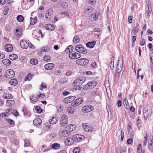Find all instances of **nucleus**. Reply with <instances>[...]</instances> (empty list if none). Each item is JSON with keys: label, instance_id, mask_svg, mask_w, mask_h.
Here are the masks:
<instances>
[{"label": "nucleus", "instance_id": "nucleus-18", "mask_svg": "<svg viewBox=\"0 0 153 153\" xmlns=\"http://www.w3.org/2000/svg\"><path fill=\"white\" fill-rule=\"evenodd\" d=\"M60 135L62 137H67L70 134V132H69L66 130H64L62 131H61L59 133Z\"/></svg>", "mask_w": 153, "mask_h": 153}, {"label": "nucleus", "instance_id": "nucleus-30", "mask_svg": "<svg viewBox=\"0 0 153 153\" xmlns=\"http://www.w3.org/2000/svg\"><path fill=\"white\" fill-rule=\"evenodd\" d=\"M2 62L4 65L7 66L10 65L11 64L10 61L8 59H5L3 60Z\"/></svg>", "mask_w": 153, "mask_h": 153}, {"label": "nucleus", "instance_id": "nucleus-44", "mask_svg": "<svg viewBox=\"0 0 153 153\" xmlns=\"http://www.w3.org/2000/svg\"><path fill=\"white\" fill-rule=\"evenodd\" d=\"M32 79L31 75L30 74H27V76L25 78V81L28 80L30 81Z\"/></svg>", "mask_w": 153, "mask_h": 153}, {"label": "nucleus", "instance_id": "nucleus-25", "mask_svg": "<svg viewBox=\"0 0 153 153\" xmlns=\"http://www.w3.org/2000/svg\"><path fill=\"white\" fill-rule=\"evenodd\" d=\"M123 68V66L122 64H120L119 65V64L118 63L117 65L116 72L117 73H119L122 70Z\"/></svg>", "mask_w": 153, "mask_h": 153}, {"label": "nucleus", "instance_id": "nucleus-62", "mask_svg": "<svg viewBox=\"0 0 153 153\" xmlns=\"http://www.w3.org/2000/svg\"><path fill=\"white\" fill-rule=\"evenodd\" d=\"M61 74V71L59 70H57L55 71V74L56 75H60Z\"/></svg>", "mask_w": 153, "mask_h": 153}, {"label": "nucleus", "instance_id": "nucleus-61", "mask_svg": "<svg viewBox=\"0 0 153 153\" xmlns=\"http://www.w3.org/2000/svg\"><path fill=\"white\" fill-rule=\"evenodd\" d=\"M133 17L131 16H130L128 18V22L130 23H131L132 22V19Z\"/></svg>", "mask_w": 153, "mask_h": 153}, {"label": "nucleus", "instance_id": "nucleus-31", "mask_svg": "<svg viewBox=\"0 0 153 153\" xmlns=\"http://www.w3.org/2000/svg\"><path fill=\"white\" fill-rule=\"evenodd\" d=\"M91 85V82H89L85 85L84 87V88L85 89H92L93 88Z\"/></svg>", "mask_w": 153, "mask_h": 153}, {"label": "nucleus", "instance_id": "nucleus-63", "mask_svg": "<svg viewBox=\"0 0 153 153\" xmlns=\"http://www.w3.org/2000/svg\"><path fill=\"white\" fill-rule=\"evenodd\" d=\"M133 142V140L131 138L128 139L127 141V142L128 144H130Z\"/></svg>", "mask_w": 153, "mask_h": 153}, {"label": "nucleus", "instance_id": "nucleus-19", "mask_svg": "<svg viewBox=\"0 0 153 153\" xmlns=\"http://www.w3.org/2000/svg\"><path fill=\"white\" fill-rule=\"evenodd\" d=\"M54 67V65L52 63H48L45 66V68L47 70H51Z\"/></svg>", "mask_w": 153, "mask_h": 153}, {"label": "nucleus", "instance_id": "nucleus-15", "mask_svg": "<svg viewBox=\"0 0 153 153\" xmlns=\"http://www.w3.org/2000/svg\"><path fill=\"white\" fill-rule=\"evenodd\" d=\"M42 120L39 118L35 119L33 121L34 124L36 126H39L42 123Z\"/></svg>", "mask_w": 153, "mask_h": 153}, {"label": "nucleus", "instance_id": "nucleus-55", "mask_svg": "<svg viewBox=\"0 0 153 153\" xmlns=\"http://www.w3.org/2000/svg\"><path fill=\"white\" fill-rule=\"evenodd\" d=\"M68 112L71 114H72L74 113V111L72 109V108L69 107L67 109Z\"/></svg>", "mask_w": 153, "mask_h": 153}, {"label": "nucleus", "instance_id": "nucleus-50", "mask_svg": "<svg viewBox=\"0 0 153 153\" xmlns=\"http://www.w3.org/2000/svg\"><path fill=\"white\" fill-rule=\"evenodd\" d=\"M16 34H16V35L18 36H21L22 34V32L21 31L19 30L18 29H16Z\"/></svg>", "mask_w": 153, "mask_h": 153}, {"label": "nucleus", "instance_id": "nucleus-2", "mask_svg": "<svg viewBox=\"0 0 153 153\" xmlns=\"http://www.w3.org/2000/svg\"><path fill=\"white\" fill-rule=\"evenodd\" d=\"M89 62L88 60L85 58H82L78 59L76 61V63L78 65H84L87 64Z\"/></svg>", "mask_w": 153, "mask_h": 153}, {"label": "nucleus", "instance_id": "nucleus-16", "mask_svg": "<svg viewBox=\"0 0 153 153\" xmlns=\"http://www.w3.org/2000/svg\"><path fill=\"white\" fill-rule=\"evenodd\" d=\"M23 111L25 116L29 117L31 116V114L27 108L25 107H24L23 109Z\"/></svg>", "mask_w": 153, "mask_h": 153}, {"label": "nucleus", "instance_id": "nucleus-39", "mask_svg": "<svg viewBox=\"0 0 153 153\" xmlns=\"http://www.w3.org/2000/svg\"><path fill=\"white\" fill-rule=\"evenodd\" d=\"M50 48L48 47H44L41 48V53L42 52H46L50 50Z\"/></svg>", "mask_w": 153, "mask_h": 153}, {"label": "nucleus", "instance_id": "nucleus-6", "mask_svg": "<svg viewBox=\"0 0 153 153\" xmlns=\"http://www.w3.org/2000/svg\"><path fill=\"white\" fill-rule=\"evenodd\" d=\"M83 101V100L82 98H79L76 99L74 102L71 104V106L74 107L78 106L81 104Z\"/></svg>", "mask_w": 153, "mask_h": 153}, {"label": "nucleus", "instance_id": "nucleus-17", "mask_svg": "<svg viewBox=\"0 0 153 153\" xmlns=\"http://www.w3.org/2000/svg\"><path fill=\"white\" fill-rule=\"evenodd\" d=\"M45 28L47 30H53L55 29V27L52 25L49 24L45 25Z\"/></svg>", "mask_w": 153, "mask_h": 153}, {"label": "nucleus", "instance_id": "nucleus-40", "mask_svg": "<svg viewBox=\"0 0 153 153\" xmlns=\"http://www.w3.org/2000/svg\"><path fill=\"white\" fill-rule=\"evenodd\" d=\"M123 102L124 105L126 109H128V103L127 100L126 99H124L123 100Z\"/></svg>", "mask_w": 153, "mask_h": 153}, {"label": "nucleus", "instance_id": "nucleus-60", "mask_svg": "<svg viewBox=\"0 0 153 153\" xmlns=\"http://www.w3.org/2000/svg\"><path fill=\"white\" fill-rule=\"evenodd\" d=\"M28 45L30 48L32 49H35V46L31 43H28Z\"/></svg>", "mask_w": 153, "mask_h": 153}, {"label": "nucleus", "instance_id": "nucleus-32", "mask_svg": "<svg viewBox=\"0 0 153 153\" xmlns=\"http://www.w3.org/2000/svg\"><path fill=\"white\" fill-rule=\"evenodd\" d=\"M73 85L74 87V88L76 90L80 89V86L81 85L79 84H77V83H76L75 82L74 83V81L73 83Z\"/></svg>", "mask_w": 153, "mask_h": 153}, {"label": "nucleus", "instance_id": "nucleus-24", "mask_svg": "<svg viewBox=\"0 0 153 153\" xmlns=\"http://www.w3.org/2000/svg\"><path fill=\"white\" fill-rule=\"evenodd\" d=\"M5 49L7 51L10 52L13 49V47L10 44H7L5 46Z\"/></svg>", "mask_w": 153, "mask_h": 153}, {"label": "nucleus", "instance_id": "nucleus-12", "mask_svg": "<svg viewBox=\"0 0 153 153\" xmlns=\"http://www.w3.org/2000/svg\"><path fill=\"white\" fill-rule=\"evenodd\" d=\"M76 128V125H75L70 124L65 127V129L69 132H71L74 130Z\"/></svg>", "mask_w": 153, "mask_h": 153}, {"label": "nucleus", "instance_id": "nucleus-56", "mask_svg": "<svg viewBox=\"0 0 153 153\" xmlns=\"http://www.w3.org/2000/svg\"><path fill=\"white\" fill-rule=\"evenodd\" d=\"M145 41L143 39H141L140 41V45L141 46H143L145 44Z\"/></svg>", "mask_w": 153, "mask_h": 153}, {"label": "nucleus", "instance_id": "nucleus-33", "mask_svg": "<svg viewBox=\"0 0 153 153\" xmlns=\"http://www.w3.org/2000/svg\"><path fill=\"white\" fill-rule=\"evenodd\" d=\"M9 58L11 60H15L18 58V56L16 54H13L9 55Z\"/></svg>", "mask_w": 153, "mask_h": 153}, {"label": "nucleus", "instance_id": "nucleus-52", "mask_svg": "<svg viewBox=\"0 0 153 153\" xmlns=\"http://www.w3.org/2000/svg\"><path fill=\"white\" fill-rule=\"evenodd\" d=\"M13 144L15 146H17L19 144V141L17 139H14L12 141Z\"/></svg>", "mask_w": 153, "mask_h": 153}, {"label": "nucleus", "instance_id": "nucleus-5", "mask_svg": "<svg viewBox=\"0 0 153 153\" xmlns=\"http://www.w3.org/2000/svg\"><path fill=\"white\" fill-rule=\"evenodd\" d=\"M152 112V109L150 107H149L146 110H144V117L146 119H147L148 117H149L151 115Z\"/></svg>", "mask_w": 153, "mask_h": 153}, {"label": "nucleus", "instance_id": "nucleus-36", "mask_svg": "<svg viewBox=\"0 0 153 153\" xmlns=\"http://www.w3.org/2000/svg\"><path fill=\"white\" fill-rule=\"evenodd\" d=\"M30 19L31 20L30 24L31 25H33L35 24L37 22V19L36 17H35L34 18L31 17Z\"/></svg>", "mask_w": 153, "mask_h": 153}, {"label": "nucleus", "instance_id": "nucleus-14", "mask_svg": "<svg viewBox=\"0 0 153 153\" xmlns=\"http://www.w3.org/2000/svg\"><path fill=\"white\" fill-rule=\"evenodd\" d=\"M85 77H81L79 78H77L75 79L74 81V83H77V84H79L81 85L85 81Z\"/></svg>", "mask_w": 153, "mask_h": 153}, {"label": "nucleus", "instance_id": "nucleus-8", "mask_svg": "<svg viewBox=\"0 0 153 153\" xmlns=\"http://www.w3.org/2000/svg\"><path fill=\"white\" fill-rule=\"evenodd\" d=\"M61 123L62 126H64L68 123V118L66 115L63 114L62 115L61 119Z\"/></svg>", "mask_w": 153, "mask_h": 153}, {"label": "nucleus", "instance_id": "nucleus-7", "mask_svg": "<svg viewBox=\"0 0 153 153\" xmlns=\"http://www.w3.org/2000/svg\"><path fill=\"white\" fill-rule=\"evenodd\" d=\"M74 140L76 142H80L82 141L85 139V137L80 134H76L73 136Z\"/></svg>", "mask_w": 153, "mask_h": 153}, {"label": "nucleus", "instance_id": "nucleus-38", "mask_svg": "<svg viewBox=\"0 0 153 153\" xmlns=\"http://www.w3.org/2000/svg\"><path fill=\"white\" fill-rule=\"evenodd\" d=\"M51 58V57L48 55H45L44 56L43 60L45 61L48 62L50 61Z\"/></svg>", "mask_w": 153, "mask_h": 153}, {"label": "nucleus", "instance_id": "nucleus-13", "mask_svg": "<svg viewBox=\"0 0 153 153\" xmlns=\"http://www.w3.org/2000/svg\"><path fill=\"white\" fill-rule=\"evenodd\" d=\"M75 96H69L65 98L64 100V102L66 103H71L75 99Z\"/></svg>", "mask_w": 153, "mask_h": 153}, {"label": "nucleus", "instance_id": "nucleus-43", "mask_svg": "<svg viewBox=\"0 0 153 153\" xmlns=\"http://www.w3.org/2000/svg\"><path fill=\"white\" fill-rule=\"evenodd\" d=\"M92 95L96 96L99 95V93L98 91H94L91 93Z\"/></svg>", "mask_w": 153, "mask_h": 153}, {"label": "nucleus", "instance_id": "nucleus-59", "mask_svg": "<svg viewBox=\"0 0 153 153\" xmlns=\"http://www.w3.org/2000/svg\"><path fill=\"white\" fill-rule=\"evenodd\" d=\"M91 82V84H92L91 85L92 86L93 88H94L97 84V82L94 81Z\"/></svg>", "mask_w": 153, "mask_h": 153}, {"label": "nucleus", "instance_id": "nucleus-42", "mask_svg": "<svg viewBox=\"0 0 153 153\" xmlns=\"http://www.w3.org/2000/svg\"><path fill=\"white\" fill-rule=\"evenodd\" d=\"M79 38L78 36H75L74 38L73 42L75 43H77L79 42Z\"/></svg>", "mask_w": 153, "mask_h": 153}, {"label": "nucleus", "instance_id": "nucleus-49", "mask_svg": "<svg viewBox=\"0 0 153 153\" xmlns=\"http://www.w3.org/2000/svg\"><path fill=\"white\" fill-rule=\"evenodd\" d=\"M6 121L9 123L10 125H13L14 123V122L12 120L9 119H6Z\"/></svg>", "mask_w": 153, "mask_h": 153}, {"label": "nucleus", "instance_id": "nucleus-48", "mask_svg": "<svg viewBox=\"0 0 153 153\" xmlns=\"http://www.w3.org/2000/svg\"><path fill=\"white\" fill-rule=\"evenodd\" d=\"M114 59H113V60L112 59L111 63L110 64V66L111 67V70H113L114 69Z\"/></svg>", "mask_w": 153, "mask_h": 153}, {"label": "nucleus", "instance_id": "nucleus-21", "mask_svg": "<svg viewBox=\"0 0 153 153\" xmlns=\"http://www.w3.org/2000/svg\"><path fill=\"white\" fill-rule=\"evenodd\" d=\"M96 41H94L92 42H89L86 43V46L90 48H93L95 45Z\"/></svg>", "mask_w": 153, "mask_h": 153}, {"label": "nucleus", "instance_id": "nucleus-41", "mask_svg": "<svg viewBox=\"0 0 153 153\" xmlns=\"http://www.w3.org/2000/svg\"><path fill=\"white\" fill-rule=\"evenodd\" d=\"M35 109L36 111L39 113H40L43 111L42 109L39 106H36L35 107Z\"/></svg>", "mask_w": 153, "mask_h": 153}, {"label": "nucleus", "instance_id": "nucleus-28", "mask_svg": "<svg viewBox=\"0 0 153 153\" xmlns=\"http://www.w3.org/2000/svg\"><path fill=\"white\" fill-rule=\"evenodd\" d=\"M73 47L72 45H70L68 46L65 51L67 53L72 52L73 50Z\"/></svg>", "mask_w": 153, "mask_h": 153}, {"label": "nucleus", "instance_id": "nucleus-58", "mask_svg": "<svg viewBox=\"0 0 153 153\" xmlns=\"http://www.w3.org/2000/svg\"><path fill=\"white\" fill-rule=\"evenodd\" d=\"M40 86L42 88H47V85L44 82H42Z\"/></svg>", "mask_w": 153, "mask_h": 153}, {"label": "nucleus", "instance_id": "nucleus-64", "mask_svg": "<svg viewBox=\"0 0 153 153\" xmlns=\"http://www.w3.org/2000/svg\"><path fill=\"white\" fill-rule=\"evenodd\" d=\"M148 46L149 48L151 50V51H152L153 48H152V45L151 43H149L148 45Z\"/></svg>", "mask_w": 153, "mask_h": 153}, {"label": "nucleus", "instance_id": "nucleus-10", "mask_svg": "<svg viewBox=\"0 0 153 153\" xmlns=\"http://www.w3.org/2000/svg\"><path fill=\"white\" fill-rule=\"evenodd\" d=\"M20 44L21 47L23 49H27L29 47L28 42L24 39H22L21 41Z\"/></svg>", "mask_w": 153, "mask_h": 153}, {"label": "nucleus", "instance_id": "nucleus-1", "mask_svg": "<svg viewBox=\"0 0 153 153\" xmlns=\"http://www.w3.org/2000/svg\"><path fill=\"white\" fill-rule=\"evenodd\" d=\"M75 49L76 51L83 54H86L87 52V50L81 45H76L75 47Z\"/></svg>", "mask_w": 153, "mask_h": 153}, {"label": "nucleus", "instance_id": "nucleus-29", "mask_svg": "<svg viewBox=\"0 0 153 153\" xmlns=\"http://www.w3.org/2000/svg\"><path fill=\"white\" fill-rule=\"evenodd\" d=\"M148 147L149 150L151 151H153V143L152 139L148 143Z\"/></svg>", "mask_w": 153, "mask_h": 153}, {"label": "nucleus", "instance_id": "nucleus-34", "mask_svg": "<svg viewBox=\"0 0 153 153\" xmlns=\"http://www.w3.org/2000/svg\"><path fill=\"white\" fill-rule=\"evenodd\" d=\"M30 99L31 101L33 102H36L39 100L37 97L34 95L31 96Z\"/></svg>", "mask_w": 153, "mask_h": 153}, {"label": "nucleus", "instance_id": "nucleus-35", "mask_svg": "<svg viewBox=\"0 0 153 153\" xmlns=\"http://www.w3.org/2000/svg\"><path fill=\"white\" fill-rule=\"evenodd\" d=\"M30 63L31 64L34 65H36L38 63V62L37 60L36 59L31 58L30 60Z\"/></svg>", "mask_w": 153, "mask_h": 153}, {"label": "nucleus", "instance_id": "nucleus-20", "mask_svg": "<svg viewBox=\"0 0 153 153\" xmlns=\"http://www.w3.org/2000/svg\"><path fill=\"white\" fill-rule=\"evenodd\" d=\"M74 140L73 137L72 138L68 137L65 140V141L68 145H71L73 144Z\"/></svg>", "mask_w": 153, "mask_h": 153}, {"label": "nucleus", "instance_id": "nucleus-26", "mask_svg": "<svg viewBox=\"0 0 153 153\" xmlns=\"http://www.w3.org/2000/svg\"><path fill=\"white\" fill-rule=\"evenodd\" d=\"M91 17H92V16H94L93 18L95 20H97L98 19V17L99 16H100V12H96L94 13V15L93 14H91Z\"/></svg>", "mask_w": 153, "mask_h": 153}, {"label": "nucleus", "instance_id": "nucleus-57", "mask_svg": "<svg viewBox=\"0 0 153 153\" xmlns=\"http://www.w3.org/2000/svg\"><path fill=\"white\" fill-rule=\"evenodd\" d=\"M91 66L92 68H96L97 67V63L95 62L92 63L91 64Z\"/></svg>", "mask_w": 153, "mask_h": 153}, {"label": "nucleus", "instance_id": "nucleus-45", "mask_svg": "<svg viewBox=\"0 0 153 153\" xmlns=\"http://www.w3.org/2000/svg\"><path fill=\"white\" fill-rule=\"evenodd\" d=\"M13 97L12 96L11 94H6L5 96H4V98L6 99H12Z\"/></svg>", "mask_w": 153, "mask_h": 153}, {"label": "nucleus", "instance_id": "nucleus-46", "mask_svg": "<svg viewBox=\"0 0 153 153\" xmlns=\"http://www.w3.org/2000/svg\"><path fill=\"white\" fill-rule=\"evenodd\" d=\"M73 153H79L80 152V149L79 147L75 148L73 150Z\"/></svg>", "mask_w": 153, "mask_h": 153}, {"label": "nucleus", "instance_id": "nucleus-9", "mask_svg": "<svg viewBox=\"0 0 153 153\" xmlns=\"http://www.w3.org/2000/svg\"><path fill=\"white\" fill-rule=\"evenodd\" d=\"M82 126L84 130L86 131L91 132L93 129L91 126L87 125L85 123H83Z\"/></svg>", "mask_w": 153, "mask_h": 153}, {"label": "nucleus", "instance_id": "nucleus-4", "mask_svg": "<svg viewBox=\"0 0 153 153\" xmlns=\"http://www.w3.org/2000/svg\"><path fill=\"white\" fill-rule=\"evenodd\" d=\"M15 75V73L14 71L12 69H9L7 70L5 73V75L7 78H11L13 77Z\"/></svg>", "mask_w": 153, "mask_h": 153}, {"label": "nucleus", "instance_id": "nucleus-23", "mask_svg": "<svg viewBox=\"0 0 153 153\" xmlns=\"http://www.w3.org/2000/svg\"><path fill=\"white\" fill-rule=\"evenodd\" d=\"M51 147L52 149L57 150L60 148V144L57 143H54L51 145Z\"/></svg>", "mask_w": 153, "mask_h": 153}, {"label": "nucleus", "instance_id": "nucleus-3", "mask_svg": "<svg viewBox=\"0 0 153 153\" xmlns=\"http://www.w3.org/2000/svg\"><path fill=\"white\" fill-rule=\"evenodd\" d=\"M94 109L93 107L91 105H87L84 106L82 109L83 112L88 113Z\"/></svg>", "mask_w": 153, "mask_h": 153}, {"label": "nucleus", "instance_id": "nucleus-11", "mask_svg": "<svg viewBox=\"0 0 153 153\" xmlns=\"http://www.w3.org/2000/svg\"><path fill=\"white\" fill-rule=\"evenodd\" d=\"M53 14V11L52 9H51L47 10L45 14V17L46 19L48 18V16H50L48 19H50L52 18V16Z\"/></svg>", "mask_w": 153, "mask_h": 153}, {"label": "nucleus", "instance_id": "nucleus-27", "mask_svg": "<svg viewBox=\"0 0 153 153\" xmlns=\"http://www.w3.org/2000/svg\"><path fill=\"white\" fill-rule=\"evenodd\" d=\"M9 83L12 85L15 86L17 84V81L16 79H10Z\"/></svg>", "mask_w": 153, "mask_h": 153}, {"label": "nucleus", "instance_id": "nucleus-51", "mask_svg": "<svg viewBox=\"0 0 153 153\" xmlns=\"http://www.w3.org/2000/svg\"><path fill=\"white\" fill-rule=\"evenodd\" d=\"M14 102V101L10 100H7V104L9 106H12V103Z\"/></svg>", "mask_w": 153, "mask_h": 153}, {"label": "nucleus", "instance_id": "nucleus-54", "mask_svg": "<svg viewBox=\"0 0 153 153\" xmlns=\"http://www.w3.org/2000/svg\"><path fill=\"white\" fill-rule=\"evenodd\" d=\"M30 143L29 141L28 140H25V147H27L29 146H30Z\"/></svg>", "mask_w": 153, "mask_h": 153}, {"label": "nucleus", "instance_id": "nucleus-53", "mask_svg": "<svg viewBox=\"0 0 153 153\" xmlns=\"http://www.w3.org/2000/svg\"><path fill=\"white\" fill-rule=\"evenodd\" d=\"M121 139H120V141L121 142H122L123 141V138H124V132L122 130H121Z\"/></svg>", "mask_w": 153, "mask_h": 153}, {"label": "nucleus", "instance_id": "nucleus-22", "mask_svg": "<svg viewBox=\"0 0 153 153\" xmlns=\"http://www.w3.org/2000/svg\"><path fill=\"white\" fill-rule=\"evenodd\" d=\"M58 119L57 117L55 116L52 117V119L49 120L50 123L51 124H54L58 121Z\"/></svg>", "mask_w": 153, "mask_h": 153}, {"label": "nucleus", "instance_id": "nucleus-37", "mask_svg": "<svg viewBox=\"0 0 153 153\" xmlns=\"http://www.w3.org/2000/svg\"><path fill=\"white\" fill-rule=\"evenodd\" d=\"M17 21L20 22H22L24 20V18L23 16L19 15L16 17Z\"/></svg>", "mask_w": 153, "mask_h": 153}, {"label": "nucleus", "instance_id": "nucleus-47", "mask_svg": "<svg viewBox=\"0 0 153 153\" xmlns=\"http://www.w3.org/2000/svg\"><path fill=\"white\" fill-rule=\"evenodd\" d=\"M138 31L137 30L136 27H134L131 31V34L135 35L137 33Z\"/></svg>", "mask_w": 153, "mask_h": 153}]
</instances>
